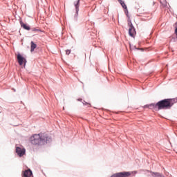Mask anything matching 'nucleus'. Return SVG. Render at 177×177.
I'll list each match as a JSON object with an SVG mask.
<instances>
[{
  "label": "nucleus",
  "mask_w": 177,
  "mask_h": 177,
  "mask_svg": "<svg viewBox=\"0 0 177 177\" xmlns=\"http://www.w3.org/2000/svg\"><path fill=\"white\" fill-rule=\"evenodd\" d=\"M30 142L33 146H44L48 143V135L45 133L35 134L30 138Z\"/></svg>",
  "instance_id": "nucleus-1"
},
{
  "label": "nucleus",
  "mask_w": 177,
  "mask_h": 177,
  "mask_svg": "<svg viewBox=\"0 0 177 177\" xmlns=\"http://www.w3.org/2000/svg\"><path fill=\"white\" fill-rule=\"evenodd\" d=\"M158 110H168L172 107L171 99L162 100L157 102Z\"/></svg>",
  "instance_id": "nucleus-2"
},
{
  "label": "nucleus",
  "mask_w": 177,
  "mask_h": 177,
  "mask_svg": "<svg viewBox=\"0 0 177 177\" xmlns=\"http://www.w3.org/2000/svg\"><path fill=\"white\" fill-rule=\"evenodd\" d=\"M132 174H138L137 171H132V172H129V171H124V172H119V173H116L113 174L112 176H111V177H129L131 176V175Z\"/></svg>",
  "instance_id": "nucleus-3"
},
{
  "label": "nucleus",
  "mask_w": 177,
  "mask_h": 177,
  "mask_svg": "<svg viewBox=\"0 0 177 177\" xmlns=\"http://www.w3.org/2000/svg\"><path fill=\"white\" fill-rule=\"evenodd\" d=\"M16 153L19 157H23V156L26 154V149H21L19 147H17Z\"/></svg>",
  "instance_id": "nucleus-4"
},
{
  "label": "nucleus",
  "mask_w": 177,
  "mask_h": 177,
  "mask_svg": "<svg viewBox=\"0 0 177 177\" xmlns=\"http://www.w3.org/2000/svg\"><path fill=\"white\" fill-rule=\"evenodd\" d=\"M17 60H18V63H19V66H23V63H24V64H26V63L27 62V61L26 60V58H24L20 54L17 55Z\"/></svg>",
  "instance_id": "nucleus-5"
},
{
  "label": "nucleus",
  "mask_w": 177,
  "mask_h": 177,
  "mask_svg": "<svg viewBox=\"0 0 177 177\" xmlns=\"http://www.w3.org/2000/svg\"><path fill=\"white\" fill-rule=\"evenodd\" d=\"M22 177H33L32 171L30 169L24 171L22 172Z\"/></svg>",
  "instance_id": "nucleus-6"
},
{
  "label": "nucleus",
  "mask_w": 177,
  "mask_h": 177,
  "mask_svg": "<svg viewBox=\"0 0 177 177\" xmlns=\"http://www.w3.org/2000/svg\"><path fill=\"white\" fill-rule=\"evenodd\" d=\"M129 34L130 37L134 38V37L136 35V30H135V27L129 28Z\"/></svg>",
  "instance_id": "nucleus-7"
},
{
  "label": "nucleus",
  "mask_w": 177,
  "mask_h": 177,
  "mask_svg": "<svg viewBox=\"0 0 177 177\" xmlns=\"http://www.w3.org/2000/svg\"><path fill=\"white\" fill-rule=\"evenodd\" d=\"M120 5L122 6L123 9L125 10V13L128 12V7H127V4L122 0H118Z\"/></svg>",
  "instance_id": "nucleus-8"
},
{
  "label": "nucleus",
  "mask_w": 177,
  "mask_h": 177,
  "mask_svg": "<svg viewBox=\"0 0 177 177\" xmlns=\"http://www.w3.org/2000/svg\"><path fill=\"white\" fill-rule=\"evenodd\" d=\"M149 109L151 110H156V111H158V105H157V103L156 104H149Z\"/></svg>",
  "instance_id": "nucleus-9"
},
{
  "label": "nucleus",
  "mask_w": 177,
  "mask_h": 177,
  "mask_svg": "<svg viewBox=\"0 0 177 177\" xmlns=\"http://www.w3.org/2000/svg\"><path fill=\"white\" fill-rule=\"evenodd\" d=\"M21 26L23 28H24V30H27L28 31H30V26H28L23 22H21Z\"/></svg>",
  "instance_id": "nucleus-10"
},
{
  "label": "nucleus",
  "mask_w": 177,
  "mask_h": 177,
  "mask_svg": "<svg viewBox=\"0 0 177 177\" xmlns=\"http://www.w3.org/2000/svg\"><path fill=\"white\" fill-rule=\"evenodd\" d=\"M30 45V52H34V50L37 48V44L34 41H31Z\"/></svg>",
  "instance_id": "nucleus-11"
},
{
  "label": "nucleus",
  "mask_w": 177,
  "mask_h": 177,
  "mask_svg": "<svg viewBox=\"0 0 177 177\" xmlns=\"http://www.w3.org/2000/svg\"><path fill=\"white\" fill-rule=\"evenodd\" d=\"M75 6L76 8V12H78L80 8V0H78L77 2H75Z\"/></svg>",
  "instance_id": "nucleus-12"
},
{
  "label": "nucleus",
  "mask_w": 177,
  "mask_h": 177,
  "mask_svg": "<svg viewBox=\"0 0 177 177\" xmlns=\"http://www.w3.org/2000/svg\"><path fill=\"white\" fill-rule=\"evenodd\" d=\"M127 21L129 28H133V25L132 24V21L131 20V19L129 18Z\"/></svg>",
  "instance_id": "nucleus-13"
},
{
  "label": "nucleus",
  "mask_w": 177,
  "mask_h": 177,
  "mask_svg": "<svg viewBox=\"0 0 177 177\" xmlns=\"http://www.w3.org/2000/svg\"><path fill=\"white\" fill-rule=\"evenodd\" d=\"M170 101H171V106H174V104H175V103H177V97L170 99Z\"/></svg>",
  "instance_id": "nucleus-14"
},
{
  "label": "nucleus",
  "mask_w": 177,
  "mask_h": 177,
  "mask_svg": "<svg viewBox=\"0 0 177 177\" xmlns=\"http://www.w3.org/2000/svg\"><path fill=\"white\" fill-rule=\"evenodd\" d=\"M83 104H84V106H88V107H92V105H91L90 103H88V102H85V101H84Z\"/></svg>",
  "instance_id": "nucleus-15"
},
{
  "label": "nucleus",
  "mask_w": 177,
  "mask_h": 177,
  "mask_svg": "<svg viewBox=\"0 0 177 177\" xmlns=\"http://www.w3.org/2000/svg\"><path fill=\"white\" fill-rule=\"evenodd\" d=\"M32 31H33L34 32H38V31H41L39 29H37L35 28L32 29Z\"/></svg>",
  "instance_id": "nucleus-16"
},
{
  "label": "nucleus",
  "mask_w": 177,
  "mask_h": 177,
  "mask_svg": "<svg viewBox=\"0 0 177 177\" xmlns=\"http://www.w3.org/2000/svg\"><path fill=\"white\" fill-rule=\"evenodd\" d=\"M71 53V50H66V55H70Z\"/></svg>",
  "instance_id": "nucleus-17"
},
{
  "label": "nucleus",
  "mask_w": 177,
  "mask_h": 177,
  "mask_svg": "<svg viewBox=\"0 0 177 177\" xmlns=\"http://www.w3.org/2000/svg\"><path fill=\"white\" fill-rule=\"evenodd\" d=\"M150 108V104H147L144 106V109H149Z\"/></svg>",
  "instance_id": "nucleus-18"
},
{
  "label": "nucleus",
  "mask_w": 177,
  "mask_h": 177,
  "mask_svg": "<svg viewBox=\"0 0 177 177\" xmlns=\"http://www.w3.org/2000/svg\"><path fill=\"white\" fill-rule=\"evenodd\" d=\"M175 34H176V35H177V28H176V29H175Z\"/></svg>",
  "instance_id": "nucleus-19"
},
{
  "label": "nucleus",
  "mask_w": 177,
  "mask_h": 177,
  "mask_svg": "<svg viewBox=\"0 0 177 177\" xmlns=\"http://www.w3.org/2000/svg\"><path fill=\"white\" fill-rule=\"evenodd\" d=\"M79 102H82V99H78L77 100Z\"/></svg>",
  "instance_id": "nucleus-20"
}]
</instances>
